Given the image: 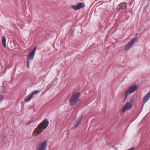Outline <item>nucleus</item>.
Masks as SVG:
<instances>
[{
  "label": "nucleus",
  "mask_w": 150,
  "mask_h": 150,
  "mask_svg": "<svg viewBox=\"0 0 150 150\" xmlns=\"http://www.w3.org/2000/svg\"><path fill=\"white\" fill-rule=\"evenodd\" d=\"M150 98V91L148 92L145 96L143 99V102L144 103H146Z\"/></svg>",
  "instance_id": "obj_11"
},
{
  "label": "nucleus",
  "mask_w": 150,
  "mask_h": 150,
  "mask_svg": "<svg viewBox=\"0 0 150 150\" xmlns=\"http://www.w3.org/2000/svg\"><path fill=\"white\" fill-rule=\"evenodd\" d=\"M6 38L4 36H3L2 37V43L3 45L4 46V47H6Z\"/></svg>",
  "instance_id": "obj_13"
},
{
  "label": "nucleus",
  "mask_w": 150,
  "mask_h": 150,
  "mask_svg": "<svg viewBox=\"0 0 150 150\" xmlns=\"http://www.w3.org/2000/svg\"><path fill=\"white\" fill-rule=\"evenodd\" d=\"M49 122L47 120H43L34 130L32 135L37 136L46 128L49 125Z\"/></svg>",
  "instance_id": "obj_1"
},
{
  "label": "nucleus",
  "mask_w": 150,
  "mask_h": 150,
  "mask_svg": "<svg viewBox=\"0 0 150 150\" xmlns=\"http://www.w3.org/2000/svg\"><path fill=\"white\" fill-rule=\"evenodd\" d=\"M27 64H28V67H29V62H28V61L27 62Z\"/></svg>",
  "instance_id": "obj_18"
},
{
  "label": "nucleus",
  "mask_w": 150,
  "mask_h": 150,
  "mask_svg": "<svg viewBox=\"0 0 150 150\" xmlns=\"http://www.w3.org/2000/svg\"><path fill=\"white\" fill-rule=\"evenodd\" d=\"M127 5L126 3L122 2L121 3L117 6V9L120 10V9L125 10L127 8Z\"/></svg>",
  "instance_id": "obj_8"
},
{
  "label": "nucleus",
  "mask_w": 150,
  "mask_h": 150,
  "mask_svg": "<svg viewBox=\"0 0 150 150\" xmlns=\"http://www.w3.org/2000/svg\"><path fill=\"white\" fill-rule=\"evenodd\" d=\"M33 97V96H31V94L28 95L26 96L25 98V102H29L30 101Z\"/></svg>",
  "instance_id": "obj_12"
},
{
  "label": "nucleus",
  "mask_w": 150,
  "mask_h": 150,
  "mask_svg": "<svg viewBox=\"0 0 150 150\" xmlns=\"http://www.w3.org/2000/svg\"><path fill=\"white\" fill-rule=\"evenodd\" d=\"M36 50V47H35L32 51V52L29 54L28 56V60L33 59V58L35 52Z\"/></svg>",
  "instance_id": "obj_9"
},
{
  "label": "nucleus",
  "mask_w": 150,
  "mask_h": 150,
  "mask_svg": "<svg viewBox=\"0 0 150 150\" xmlns=\"http://www.w3.org/2000/svg\"><path fill=\"white\" fill-rule=\"evenodd\" d=\"M85 5L83 3L80 2L77 4L76 5H73L71 7V8L75 10H77L83 8Z\"/></svg>",
  "instance_id": "obj_7"
},
{
  "label": "nucleus",
  "mask_w": 150,
  "mask_h": 150,
  "mask_svg": "<svg viewBox=\"0 0 150 150\" xmlns=\"http://www.w3.org/2000/svg\"><path fill=\"white\" fill-rule=\"evenodd\" d=\"M47 145V140H45L39 147L36 149V150H45Z\"/></svg>",
  "instance_id": "obj_5"
},
{
  "label": "nucleus",
  "mask_w": 150,
  "mask_h": 150,
  "mask_svg": "<svg viewBox=\"0 0 150 150\" xmlns=\"http://www.w3.org/2000/svg\"><path fill=\"white\" fill-rule=\"evenodd\" d=\"M3 100V97L2 96L0 95V102L2 101Z\"/></svg>",
  "instance_id": "obj_16"
},
{
  "label": "nucleus",
  "mask_w": 150,
  "mask_h": 150,
  "mask_svg": "<svg viewBox=\"0 0 150 150\" xmlns=\"http://www.w3.org/2000/svg\"><path fill=\"white\" fill-rule=\"evenodd\" d=\"M138 88V86L136 85L131 86H129L128 89L126 91L125 96V99L127 97V94L128 93H131L134 92Z\"/></svg>",
  "instance_id": "obj_3"
},
{
  "label": "nucleus",
  "mask_w": 150,
  "mask_h": 150,
  "mask_svg": "<svg viewBox=\"0 0 150 150\" xmlns=\"http://www.w3.org/2000/svg\"><path fill=\"white\" fill-rule=\"evenodd\" d=\"M34 122V120L30 121L27 123L26 125H30V124L32 123H33Z\"/></svg>",
  "instance_id": "obj_15"
},
{
  "label": "nucleus",
  "mask_w": 150,
  "mask_h": 150,
  "mask_svg": "<svg viewBox=\"0 0 150 150\" xmlns=\"http://www.w3.org/2000/svg\"><path fill=\"white\" fill-rule=\"evenodd\" d=\"M133 99L132 98H131L130 99V100H129V102H130V103H132V102H133Z\"/></svg>",
  "instance_id": "obj_17"
},
{
  "label": "nucleus",
  "mask_w": 150,
  "mask_h": 150,
  "mask_svg": "<svg viewBox=\"0 0 150 150\" xmlns=\"http://www.w3.org/2000/svg\"><path fill=\"white\" fill-rule=\"evenodd\" d=\"M39 93V91L38 90H35L31 94V96H33L35 94H37Z\"/></svg>",
  "instance_id": "obj_14"
},
{
  "label": "nucleus",
  "mask_w": 150,
  "mask_h": 150,
  "mask_svg": "<svg viewBox=\"0 0 150 150\" xmlns=\"http://www.w3.org/2000/svg\"><path fill=\"white\" fill-rule=\"evenodd\" d=\"M132 104L130 102H127L122 107V110L123 112H125L127 110L131 109L132 107Z\"/></svg>",
  "instance_id": "obj_6"
},
{
  "label": "nucleus",
  "mask_w": 150,
  "mask_h": 150,
  "mask_svg": "<svg viewBox=\"0 0 150 150\" xmlns=\"http://www.w3.org/2000/svg\"><path fill=\"white\" fill-rule=\"evenodd\" d=\"M137 40L138 38L137 37L133 38L125 45L124 50L126 51H128L129 49L132 46L135 42L137 41Z\"/></svg>",
  "instance_id": "obj_4"
},
{
  "label": "nucleus",
  "mask_w": 150,
  "mask_h": 150,
  "mask_svg": "<svg viewBox=\"0 0 150 150\" xmlns=\"http://www.w3.org/2000/svg\"><path fill=\"white\" fill-rule=\"evenodd\" d=\"M80 96V92L73 94L69 100V105L71 106H73L77 103L78 101Z\"/></svg>",
  "instance_id": "obj_2"
},
{
  "label": "nucleus",
  "mask_w": 150,
  "mask_h": 150,
  "mask_svg": "<svg viewBox=\"0 0 150 150\" xmlns=\"http://www.w3.org/2000/svg\"><path fill=\"white\" fill-rule=\"evenodd\" d=\"M83 117V116H80L78 119L74 122V127H76L79 124Z\"/></svg>",
  "instance_id": "obj_10"
}]
</instances>
